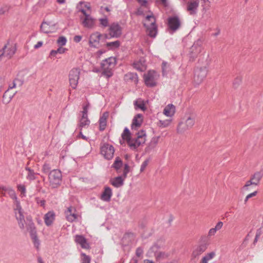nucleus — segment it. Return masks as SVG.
Instances as JSON below:
<instances>
[{"label":"nucleus","mask_w":263,"mask_h":263,"mask_svg":"<svg viewBox=\"0 0 263 263\" xmlns=\"http://www.w3.org/2000/svg\"><path fill=\"white\" fill-rule=\"evenodd\" d=\"M6 193L13 200V210L15 217L17 220L19 227L21 229H24L25 223L24 212L15 192L12 187L9 186Z\"/></svg>","instance_id":"1"},{"label":"nucleus","mask_w":263,"mask_h":263,"mask_svg":"<svg viewBox=\"0 0 263 263\" xmlns=\"http://www.w3.org/2000/svg\"><path fill=\"white\" fill-rule=\"evenodd\" d=\"M101 36V34L98 32L92 33L89 40V46L91 47L98 48L99 45Z\"/></svg>","instance_id":"20"},{"label":"nucleus","mask_w":263,"mask_h":263,"mask_svg":"<svg viewBox=\"0 0 263 263\" xmlns=\"http://www.w3.org/2000/svg\"><path fill=\"white\" fill-rule=\"evenodd\" d=\"M82 256H83V258L82 259V263H90V258L86 255L85 254L82 253L81 254Z\"/></svg>","instance_id":"49"},{"label":"nucleus","mask_w":263,"mask_h":263,"mask_svg":"<svg viewBox=\"0 0 263 263\" xmlns=\"http://www.w3.org/2000/svg\"><path fill=\"white\" fill-rule=\"evenodd\" d=\"M143 122V116L142 114H139L136 115L133 119L131 125V129L134 130H137L141 127Z\"/></svg>","instance_id":"22"},{"label":"nucleus","mask_w":263,"mask_h":263,"mask_svg":"<svg viewBox=\"0 0 263 263\" xmlns=\"http://www.w3.org/2000/svg\"><path fill=\"white\" fill-rule=\"evenodd\" d=\"M28 230L29 232L30 237L32 240L34 247L36 250L40 249L41 242L37 236L36 228L33 223H30L29 224Z\"/></svg>","instance_id":"11"},{"label":"nucleus","mask_w":263,"mask_h":263,"mask_svg":"<svg viewBox=\"0 0 263 263\" xmlns=\"http://www.w3.org/2000/svg\"><path fill=\"white\" fill-rule=\"evenodd\" d=\"M159 74L154 70H149L144 74V80L146 86L153 87L156 85Z\"/></svg>","instance_id":"8"},{"label":"nucleus","mask_w":263,"mask_h":263,"mask_svg":"<svg viewBox=\"0 0 263 263\" xmlns=\"http://www.w3.org/2000/svg\"><path fill=\"white\" fill-rule=\"evenodd\" d=\"M143 24L146 29V32L148 35L155 37L157 34V26L156 24V19L154 16L153 14L146 16Z\"/></svg>","instance_id":"4"},{"label":"nucleus","mask_w":263,"mask_h":263,"mask_svg":"<svg viewBox=\"0 0 263 263\" xmlns=\"http://www.w3.org/2000/svg\"><path fill=\"white\" fill-rule=\"evenodd\" d=\"M83 26L87 28H92L96 23V19L90 15V13L83 14L80 16Z\"/></svg>","instance_id":"13"},{"label":"nucleus","mask_w":263,"mask_h":263,"mask_svg":"<svg viewBox=\"0 0 263 263\" xmlns=\"http://www.w3.org/2000/svg\"><path fill=\"white\" fill-rule=\"evenodd\" d=\"M77 9L83 14L91 13V8L90 3L85 2H80L77 5Z\"/></svg>","instance_id":"21"},{"label":"nucleus","mask_w":263,"mask_h":263,"mask_svg":"<svg viewBox=\"0 0 263 263\" xmlns=\"http://www.w3.org/2000/svg\"><path fill=\"white\" fill-rule=\"evenodd\" d=\"M41 30L45 33H49L52 32L49 25L45 22L42 24L41 26Z\"/></svg>","instance_id":"37"},{"label":"nucleus","mask_w":263,"mask_h":263,"mask_svg":"<svg viewBox=\"0 0 263 263\" xmlns=\"http://www.w3.org/2000/svg\"><path fill=\"white\" fill-rule=\"evenodd\" d=\"M9 187V186H7L0 184V193L2 194L3 196H5V193L7 192Z\"/></svg>","instance_id":"50"},{"label":"nucleus","mask_w":263,"mask_h":263,"mask_svg":"<svg viewBox=\"0 0 263 263\" xmlns=\"http://www.w3.org/2000/svg\"><path fill=\"white\" fill-rule=\"evenodd\" d=\"M202 41L201 39H198L190 48L188 57L190 61H194L197 57L199 53L202 49Z\"/></svg>","instance_id":"6"},{"label":"nucleus","mask_w":263,"mask_h":263,"mask_svg":"<svg viewBox=\"0 0 263 263\" xmlns=\"http://www.w3.org/2000/svg\"><path fill=\"white\" fill-rule=\"evenodd\" d=\"M217 231L214 228H211L209 230L208 232V236L211 237L215 235Z\"/></svg>","instance_id":"54"},{"label":"nucleus","mask_w":263,"mask_h":263,"mask_svg":"<svg viewBox=\"0 0 263 263\" xmlns=\"http://www.w3.org/2000/svg\"><path fill=\"white\" fill-rule=\"evenodd\" d=\"M129 172V166L128 165V164H124V171L123 173V177L124 178H126L127 177V174Z\"/></svg>","instance_id":"48"},{"label":"nucleus","mask_w":263,"mask_h":263,"mask_svg":"<svg viewBox=\"0 0 263 263\" xmlns=\"http://www.w3.org/2000/svg\"><path fill=\"white\" fill-rule=\"evenodd\" d=\"M223 222L221 221H219L215 226L214 228L216 229V230L217 231L219 230H220L222 226H223Z\"/></svg>","instance_id":"56"},{"label":"nucleus","mask_w":263,"mask_h":263,"mask_svg":"<svg viewBox=\"0 0 263 263\" xmlns=\"http://www.w3.org/2000/svg\"><path fill=\"white\" fill-rule=\"evenodd\" d=\"M196 118V115L193 112L186 114L179 122L177 132L178 134H183L191 129L195 123Z\"/></svg>","instance_id":"3"},{"label":"nucleus","mask_w":263,"mask_h":263,"mask_svg":"<svg viewBox=\"0 0 263 263\" xmlns=\"http://www.w3.org/2000/svg\"><path fill=\"white\" fill-rule=\"evenodd\" d=\"M90 124V121L88 119V117L81 116L80 119L79 126L81 128H85L87 127Z\"/></svg>","instance_id":"34"},{"label":"nucleus","mask_w":263,"mask_h":263,"mask_svg":"<svg viewBox=\"0 0 263 263\" xmlns=\"http://www.w3.org/2000/svg\"><path fill=\"white\" fill-rule=\"evenodd\" d=\"M208 66H198L194 71L193 83L195 85H200L206 78L208 72Z\"/></svg>","instance_id":"5"},{"label":"nucleus","mask_w":263,"mask_h":263,"mask_svg":"<svg viewBox=\"0 0 263 263\" xmlns=\"http://www.w3.org/2000/svg\"><path fill=\"white\" fill-rule=\"evenodd\" d=\"M143 253V250L142 248L139 247L136 249V254L138 257L141 256Z\"/></svg>","instance_id":"53"},{"label":"nucleus","mask_w":263,"mask_h":263,"mask_svg":"<svg viewBox=\"0 0 263 263\" xmlns=\"http://www.w3.org/2000/svg\"><path fill=\"white\" fill-rule=\"evenodd\" d=\"M80 69L78 68L72 69L69 74V81L71 87L75 89L78 85L80 78Z\"/></svg>","instance_id":"10"},{"label":"nucleus","mask_w":263,"mask_h":263,"mask_svg":"<svg viewBox=\"0 0 263 263\" xmlns=\"http://www.w3.org/2000/svg\"><path fill=\"white\" fill-rule=\"evenodd\" d=\"M26 170L28 171V174L27 176V178L28 180H30L34 179H35V174H34V173L33 172V170H32L31 169H30V168H28V167H27L26 168Z\"/></svg>","instance_id":"43"},{"label":"nucleus","mask_w":263,"mask_h":263,"mask_svg":"<svg viewBox=\"0 0 263 263\" xmlns=\"http://www.w3.org/2000/svg\"><path fill=\"white\" fill-rule=\"evenodd\" d=\"M74 241L77 245H80L83 249H88L89 243L86 238L82 235H77L74 236Z\"/></svg>","instance_id":"25"},{"label":"nucleus","mask_w":263,"mask_h":263,"mask_svg":"<svg viewBox=\"0 0 263 263\" xmlns=\"http://www.w3.org/2000/svg\"><path fill=\"white\" fill-rule=\"evenodd\" d=\"M100 24L103 27H107L108 26V21L106 17L99 19Z\"/></svg>","instance_id":"47"},{"label":"nucleus","mask_w":263,"mask_h":263,"mask_svg":"<svg viewBox=\"0 0 263 263\" xmlns=\"http://www.w3.org/2000/svg\"><path fill=\"white\" fill-rule=\"evenodd\" d=\"M257 191H254V192L248 194L245 198V202H246L249 199H250V198H251L252 197L256 196L257 194Z\"/></svg>","instance_id":"52"},{"label":"nucleus","mask_w":263,"mask_h":263,"mask_svg":"<svg viewBox=\"0 0 263 263\" xmlns=\"http://www.w3.org/2000/svg\"><path fill=\"white\" fill-rule=\"evenodd\" d=\"M109 34L111 37H119L122 34V28L119 24L114 23L109 26Z\"/></svg>","instance_id":"17"},{"label":"nucleus","mask_w":263,"mask_h":263,"mask_svg":"<svg viewBox=\"0 0 263 263\" xmlns=\"http://www.w3.org/2000/svg\"><path fill=\"white\" fill-rule=\"evenodd\" d=\"M103 72H102V75L105 77L107 78H109L111 77L112 74V69H109V68H102Z\"/></svg>","instance_id":"39"},{"label":"nucleus","mask_w":263,"mask_h":263,"mask_svg":"<svg viewBox=\"0 0 263 263\" xmlns=\"http://www.w3.org/2000/svg\"><path fill=\"white\" fill-rule=\"evenodd\" d=\"M35 200L36 203L40 205L41 206H42L43 208L45 207L46 201L44 199H41L38 197H36L35 198Z\"/></svg>","instance_id":"44"},{"label":"nucleus","mask_w":263,"mask_h":263,"mask_svg":"<svg viewBox=\"0 0 263 263\" xmlns=\"http://www.w3.org/2000/svg\"><path fill=\"white\" fill-rule=\"evenodd\" d=\"M172 121V119L166 120H159L157 123V125L160 128H165L168 127Z\"/></svg>","instance_id":"35"},{"label":"nucleus","mask_w":263,"mask_h":263,"mask_svg":"<svg viewBox=\"0 0 263 263\" xmlns=\"http://www.w3.org/2000/svg\"><path fill=\"white\" fill-rule=\"evenodd\" d=\"M138 2L141 6L147 7V1L146 0H138Z\"/></svg>","instance_id":"60"},{"label":"nucleus","mask_w":263,"mask_h":263,"mask_svg":"<svg viewBox=\"0 0 263 263\" xmlns=\"http://www.w3.org/2000/svg\"><path fill=\"white\" fill-rule=\"evenodd\" d=\"M120 45V42L119 41H115L114 42H108L106 44V46L109 49H115L118 48Z\"/></svg>","instance_id":"36"},{"label":"nucleus","mask_w":263,"mask_h":263,"mask_svg":"<svg viewBox=\"0 0 263 263\" xmlns=\"http://www.w3.org/2000/svg\"><path fill=\"white\" fill-rule=\"evenodd\" d=\"M124 178L123 176H118L110 180L111 184L116 187H119L123 185Z\"/></svg>","instance_id":"32"},{"label":"nucleus","mask_w":263,"mask_h":263,"mask_svg":"<svg viewBox=\"0 0 263 263\" xmlns=\"http://www.w3.org/2000/svg\"><path fill=\"white\" fill-rule=\"evenodd\" d=\"M50 185L52 188L57 187L62 181V173L59 170H53L49 174Z\"/></svg>","instance_id":"7"},{"label":"nucleus","mask_w":263,"mask_h":263,"mask_svg":"<svg viewBox=\"0 0 263 263\" xmlns=\"http://www.w3.org/2000/svg\"><path fill=\"white\" fill-rule=\"evenodd\" d=\"M124 79L126 82H131L135 84H137L138 82V77L136 73L128 72L125 74Z\"/></svg>","instance_id":"30"},{"label":"nucleus","mask_w":263,"mask_h":263,"mask_svg":"<svg viewBox=\"0 0 263 263\" xmlns=\"http://www.w3.org/2000/svg\"><path fill=\"white\" fill-rule=\"evenodd\" d=\"M133 67L138 71H144L146 69L144 59H141L139 61L134 62L133 63Z\"/></svg>","instance_id":"29"},{"label":"nucleus","mask_w":263,"mask_h":263,"mask_svg":"<svg viewBox=\"0 0 263 263\" xmlns=\"http://www.w3.org/2000/svg\"><path fill=\"white\" fill-rule=\"evenodd\" d=\"M158 249V246L157 245H155L152 247L150 249V251L154 252V255L157 260H161L166 258L168 256V254L163 252L157 251Z\"/></svg>","instance_id":"24"},{"label":"nucleus","mask_w":263,"mask_h":263,"mask_svg":"<svg viewBox=\"0 0 263 263\" xmlns=\"http://www.w3.org/2000/svg\"><path fill=\"white\" fill-rule=\"evenodd\" d=\"M159 139L160 136L154 137L152 138L151 142L156 145L158 143Z\"/></svg>","instance_id":"58"},{"label":"nucleus","mask_w":263,"mask_h":263,"mask_svg":"<svg viewBox=\"0 0 263 263\" xmlns=\"http://www.w3.org/2000/svg\"><path fill=\"white\" fill-rule=\"evenodd\" d=\"M18 81V79H15L13 81L12 84H10L9 86V88L8 89V90L7 91H8L9 89H11L15 88L16 87V81Z\"/></svg>","instance_id":"57"},{"label":"nucleus","mask_w":263,"mask_h":263,"mask_svg":"<svg viewBox=\"0 0 263 263\" xmlns=\"http://www.w3.org/2000/svg\"><path fill=\"white\" fill-rule=\"evenodd\" d=\"M112 190L110 187L105 186L101 196V199L104 201L108 202L112 196Z\"/></svg>","instance_id":"26"},{"label":"nucleus","mask_w":263,"mask_h":263,"mask_svg":"<svg viewBox=\"0 0 263 263\" xmlns=\"http://www.w3.org/2000/svg\"><path fill=\"white\" fill-rule=\"evenodd\" d=\"M109 114L108 112H105L100 117L99 122V128L101 131L104 130L107 125V119L108 117Z\"/></svg>","instance_id":"28"},{"label":"nucleus","mask_w":263,"mask_h":263,"mask_svg":"<svg viewBox=\"0 0 263 263\" xmlns=\"http://www.w3.org/2000/svg\"><path fill=\"white\" fill-rule=\"evenodd\" d=\"M123 163L122 160L119 157L116 158L114 164H112V167H114L117 171H118L122 166Z\"/></svg>","instance_id":"38"},{"label":"nucleus","mask_w":263,"mask_h":263,"mask_svg":"<svg viewBox=\"0 0 263 263\" xmlns=\"http://www.w3.org/2000/svg\"><path fill=\"white\" fill-rule=\"evenodd\" d=\"M10 7L8 5H4L0 8V14H4L9 10Z\"/></svg>","instance_id":"46"},{"label":"nucleus","mask_w":263,"mask_h":263,"mask_svg":"<svg viewBox=\"0 0 263 263\" xmlns=\"http://www.w3.org/2000/svg\"><path fill=\"white\" fill-rule=\"evenodd\" d=\"M262 177L261 172H257L251 178L250 180L248 181L244 185L243 189L244 190H248L249 186L252 185H257L259 183L261 178Z\"/></svg>","instance_id":"16"},{"label":"nucleus","mask_w":263,"mask_h":263,"mask_svg":"<svg viewBox=\"0 0 263 263\" xmlns=\"http://www.w3.org/2000/svg\"><path fill=\"white\" fill-rule=\"evenodd\" d=\"M216 256V253L212 251L205 254L201 258L200 263H208L209 261L213 259Z\"/></svg>","instance_id":"33"},{"label":"nucleus","mask_w":263,"mask_h":263,"mask_svg":"<svg viewBox=\"0 0 263 263\" xmlns=\"http://www.w3.org/2000/svg\"><path fill=\"white\" fill-rule=\"evenodd\" d=\"M66 43L67 39L65 36H60L57 40V43L60 46H63L65 45Z\"/></svg>","instance_id":"41"},{"label":"nucleus","mask_w":263,"mask_h":263,"mask_svg":"<svg viewBox=\"0 0 263 263\" xmlns=\"http://www.w3.org/2000/svg\"><path fill=\"white\" fill-rule=\"evenodd\" d=\"M65 213L66 219L70 222L74 221L78 217L76 209L72 206L68 207Z\"/></svg>","instance_id":"19"},{"label":"nucleus","mask_w":263,"mask_h":263,"mask_svg":"<svg viewBox=\"0 0 263 263\" xmlns=\"http://www.w3.org/2000/svg\"><path fill=\"white\" fill-rule=\"evenodd\" d=\"M207 249L206 244H200L193 247L191 255V260L196 262L201 254Z\"/></svg>","instance_id":"12"},{"label":"nucleus","mask_w":263,"mask_h":263,"mask_svg":"<svg viewBox=\"0 0 263 263\" xmlns=\"http://www.w3.org/2000/svg\"><path fill=\"white\" fill-rule=\"evenodd\" d=\"M135 138H130V134L127 127H125L122 134L123 139L127 141L128 145L132 149H136L140 145L145 143L146 140V133L143 130H141L137 133Z\"/></svg>","instance_id":"2"},{"label":"nucleus","mask_w":263,"mask_h":263,"mask_svg":"<svg viewBox=\"0 0 263 263\" xmlns=\"http://www.w3.org/2000/svg\"><path fill=\"white\" fill-rule=\"evenodd\" d=\"M67 50V49L66 48H63L62 46H61L58 48L57 52H58V53L63 54Z\"/></svg>","instance_id":"55"},{"label":"nucleus","mask_w":263,"mask_h":263,"mask_svg":"<svg viewBox=\"0 0 263 263\" xmlns=\"http://www.w3.org/2000/svg\"><path fill=\"white\" fill-rule=\"evenodd\" d=\"M43 45V42L42 41H39L36 44H35L34 46V48L35 49H37L40 47H41Z\"/></svg>","instance_id":"63"},{"label":"nucleus","mask_w":263,"mask_h":263,"mask_svg":"<svg viewBox=\"0 0 263 263\" xmlns=\"http://www.w3.org/2000/svg\"><path fill=\"white\" fill-rule=\"evenodd\" d=\"M176 112V107L172 104L166 105L163 111V114L167 117L172 118Z\"/></svg>","instance_id":"27"},{"label":"nucleus","mask_w":263,"mask_h":263,"mask_svg":"<svg viewBox=\"0 0 263 263\" xmlns=\"http://www.w3.org/2000/svg\"><path fill=\"white\" fill-rule=\"evenodd\" d=\"M16 47L14 45L7 44L5 45L2 50H0V61L3 57L7 59L11 58L15 53Z\"/></svg>","instance_id":"9"},{"label":"nucleus","mask_w":263,"mask_h":263,"mask_svg":"<svg viewBox=\"0 0 263 263\" xmlns=\"http://www.w3.org/2000/svg\"><path fill=\"white\" fill-rule=\"evenodd\" d=\"M134 105H135V106L136 107L140 108V109H142V110H145L146 109V108L145 107V104L142 101H136L134 102Z\"/></svg>","instance_id":"42"},{"label":"nucleus","mask_w":263,"mask_h":263,"mask_svg":"<svg viewBox=\"0 0 263 263\" xmlns=\"http://www.w3.org/2000/svg\"><path fill=\"white\" fill-rule=\"evenodd\" d=\"M199 0H190L186 4V10L190 15H195L197 13Z\"/></svg>","instance_id":"18"},{"label":"nucleus","mask_w":263,"mask_h":263,"mask_svg":"<svg viewBox=\"0 0 263 263\" xmlns=\"http://www.w3.org/2000/svg\"><path fill=\"white\" fill-rule=\"evenodd\" d=\"M55 218V214L52 211L47 213L44 216V221L46 226H50Z\"/></svg>","instance_id":"31"},{"label":"nucleus","mask_w":263,"mask_h":263,"mask_svg":"<svg viewBox=\"0 0 263 263\" xmlns=\"http://www.w3.org/2000/svg\"><path fill=\"white\" fill-rule=\"evenodd\" d=\"M101 153L105 159L110 160L114 156L115 149L112 145L105 144L101 148Z\"/></svg>","instance_id":"15"},{"label":"nucleus","mask_w":263,"mask_h":263,"mask_svg":"<svg viewBox=\"0 0 263 263\" xmlns=\"http://www.w3.org/2000/svg\"><path fill=\"white\" fill-rule=\"evenodd\" d=\"M167 25L168 28L173 33L180 28L181 21L177 16H170L167 19Z\"/></svg>","instance_id":"14"},{"label":"nucleus","mask_w":263,"mask_h":263,"mask_svg":"<svg viewBox=\"0 0 263 263\" xmlns=\"http://www.w3.org/2000/svg\"><path fill=\"white\" fill-rule=\"evenodd\" d=\"M43 169L44 172L48 173L49 171L50 167L49 164H45L43 165Z\"/></svg>","instance_id":"59"},{"label":"nucleus","mask_w":263,"mask_h":263,"mask_svg":"<svg viewBox=\"0 0 263 263\" xmlns=\"http://www.w3.org/2000/svg\"><path fill=\"white\" fill-rule=\"evenodd\" d=\"M89 107V104L87 103L83 106V111H82V116L88 117V111Z\"/></svg>","instance_id":"45"},{"label":"nucleus","mask_w":263,"mask_h":263,"mask_svg":"<svg viewBox=\"0 0 263 263\" xmlns=\"http://www.w3.org/2000/svg\"><path fill=\"white\" fill-rule=\"evenodd\" d=\"M58 53V52H57V50H52L50 52V55L51 57L54 56Z\"/></svg>","instance_id":"64"},{"label":"nucleus","mask_w":263,"mask_h":263,"mask_svg":"<svg viewBox=\"0 0 263 263\" xmlns=\"http://www.w3.org/2000/svg\"><path fill=\"white\" fill-rule=\"evenodd\" d=\"M82 38L81 35H76L73 38V41L76 43H79L81 41Z\"/></svg>","instance_id":"61"},{"label":"nucleus","mask_w":263,"mask_h":263,"mask_svg":"<svg viewBox=\"0 0 263 263\" xmlns=\"http://www.w3.org/2000/svg\"><path fill=\"white\" fill-rule=\"evenodd\" d=\"M116 60L114 57H109L103 60L101 63L102 68L113 69L116 65Z\"/></svg>","instance_id":"23"},{"label":"nucleus","mask_w":263,"mask_h":263,"mask_svg":"<svg viewBox=\"0 0 263 263\" xmlns=\"http://www.w3.org/2000/svg\"><path fill=\"white\" fill-rule=\"evenodd\" d=\"M148 163V160H145L144 162H142L141 167H140V172H142L144 171V170L145 169L146 166H147Z\"/></svg>","instance_id":"51"},{"label":"nucleus","mask_w":263,"mask_h":263,"mask_svg":"<svg viewBox=\"0 0 263 263\" xmlns=\"http://www.w3.org/2000/svg\"><path fill=\"white\" fill-rule=\"evenodd\" d=\"M17 190L21 192V196L22 197H25L26 196V187L24 185L18 184L17 186Z\"/></svg>","instance_id":"40"},{"label":"nucleus","mask_w":263,"mask_h":263,"mask_svg":"<svg viewBox=\"0 0 263 263\" xmlns=\"http://www.w3.org/2000/svg\"><path fill=\"white\" fill-rule=\"evenodd\" d=\"M241 82V79L240 78H237L234 82H233V85L235 86H236L237 85H238L239 83Z\"/></svg>","instance_id":"62"}]
</instances>
